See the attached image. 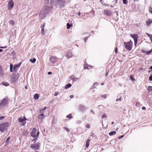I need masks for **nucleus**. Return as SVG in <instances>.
I'll return each mask as SVG.
<instances>
[{
    "label": "nucleus",
    "mask_w": 152,
    "mask_h": 152,
    "mask_svg": "<svg viewBox=\"0 0 152 152\" xmlns=\"http://www.w3.org/2000/svg\"><path fill=\"white\" fill-rule=\"evenodd\" d=\"M149 12L152 14V8L151 7H149Z\"/></svg>",
    "instance_id": "obj_42"
},
{
    "label": "nucleus",
    "mask_w": 152,
    "mask_h": 152,
    "mask_svg": "<svg viewBox=\"0 0 152 152\" xmlns=\"http://www.w3.org/2000/svg\"><path fill=\"white\" fill-rule=\"evenodd\" d=\"M139 70L140 71L143 70V71H145V69L144 68H140L139 69Z\"/></svg>",
    "instance_id": "obj_48"
},
{
    "label": "nucleus",
    "mask_w": 152,
    "mask_h": 152,
    "mask_svg": "<svg viewBox=\"0 0 152 152\" xmlns=\"http://www.w3.org/2000/svg\"><path fill=\"white\" fill-rule=\"evenodd\" d=\"M130 79L132 81L134 80V79L133 78V77H132V75H131L130 76Z\"/></svg>",
    "instance_id": "obj_44"
},
{
    "label": "nucleus",
    "mask_w": 152,
    "mask_h": 152,
    "mask_svg": "<svg viewBox=\"0 0 152 152\" xmlns=\"http://www.w3.org/2000/svg\"><path fill=\"white\" fill-rule=\"evenodd\" d=\"M104 13L105 15L107 16H110L112 14L111 11L109 10H104Z\"/></svg>",
    "instance_id": "obj_15"
},
{
    "label": "nucleus",
    "mask_w": 152,
    "mask_h": 152,
    "mask_svg": "<svg viewBox=\"0 0 152 152\" xmlns=\"http://www.w3.org/2000/svg\"><path fill=\"white\" fill-rule=\"evenodd\" d=\"M2 68L1 65H0V72L2 73Z\"/></svg>",
    "instance_id": "obj_49"
},
{
    "label": "nucleus",
    "mask_w": 152,
    "mask_h": 152,
    "mask_svg": "<svg viewBox=\"0 0 152 152\" xmlns=\"http://www.w3.org/2000/svg\"><path fill=\"white\" fill-rule=\"evenodd\" d=\"M152 52V49H151L150 50H149L146 52L147 55H149Z\"/></svg>",
    "instance_id": "obj_34"
},
{
    "label": "nucleus",
    "mask_w": 152,
    "mask_h": 152,
    "mask_svg": "<svg viewBox=\"0 0 152 152\" xmlns=\"http://www.w3.org/2000/svg\"><path fill=\"white\" fill-rule=\"evenodd\" d=\"M72 24H70L69 23H67L66 24L67 28V29H69L72 26Z\"/></svg>",
    "instance_id": "obj_23"
},
{
    "label": "nucleus",
    "mask_w": 152,
    "mask_h": 152,
    "mask_svg": "<svg viewBox=\"0 0 152 152\" xmlns=\"http://www.w3.org/2000/svg\"><path fill=\"white\" fill-rule=\"evenodd\" d=\"M149 80L150 81H152V75L150 76L149 77Z\"/></svg>",
    "instance_id": "obj_51"
},
{
    "label": "nucleus",
    "mask_w": 152,
    "mask_h": 152,
    "mask_svg": "<svg viewBox=\"0 0 152 152\" xmlns=\"http://www.w3.org/2000/svg\"><path fill=\"white\" fill-rule=\"evenodd\" d=\"M72 86V85L70 83H68L65 86V89H67L68 88H70Z\"/></svg>",
    "instance_id": "obj_27"
},
{
    "label": "nucleus",
    "mask_w": 152,
    "mask_h": 152,
    "mask_svg": "<svg viewBox=\"0 0 152 152\" xmlns=\"http://www.w3.org/2000/svg\"><path fill=\"white\" fill-rule=\"evenodd\" d=\"M9 22L10 24L12 25H13L14 24V21L12 20H10Z\"/></svg>",
    "instance_id": "obj_31"
},
{
    "label": "nucleus",
    "mask_w": 152,
    "mask_h": 152,
    "mask_svg": "<svg viewBox=\"0 0 152 152\" xmlns=\"http://www.w3.org/2000/svg\"><path fill=\"white\" fill-rule=\"evenodd\" d=\"M63 128L66 130L67 132H69L70 131V130L69 128H67L66 127H64Z\"/></svg>",
    "instance_id": "obj_38"
},
{
    "label": "nucleus",
    "mask_w": 152,
    "mask_h": 152,
    "mask_svg": "<svg viewBox=\"0 0 152 152\" xmlns=\"http://www.w3.org/2000/svg\"><path fill=\"white\" fill-rule=\"evenodd\" d=\"M86 109V107L83 105H80L79 106V110L80 111H83Z\"/></svg>",
    "instance_id": "obj_13"
},
{
    "label": "nucleus",
    "mask_w": 152,
    "mask_h": 152,
    "mask_svg": "<svg viewBox=\"0 0 152 152\" xmlns=\"http://www.w3.org/2000/svg\"><path fill=\"white\" fill-rule=\"evenodd\" d=\"M14 6V2L12 0H10L8 3V8L9 9L10 8H12Z\"/></svg>",
    "instance_id": "obj_9"
},
{
    "label": "nucleus",
    "mask_w": 152,
    "mask_h": 152,
    "mask_svg": "<svg viewBox=\"0 0 152 152\" xmlns=\"http://www.w3.org/2000/svg\"><path fill=\"white\" fill-rule=\"evenodd\" d=\"M39 95L37 94H34V98L35 100H37L39 98Z\"/></svg>",
    "instance_id": "obj_19"
},
{
    "label": "nucleus",
    "mask_w": 152,
    "mask_h": 152,
    "mask_svg": "<svg viewBox=\"0 0 152 152\" xmlns=\"http://www.w3.org/2000/svg\"><path fill=\"white\" fill-rule=\"evenodd\" d=\"M146 34L149 38L151 41L152 42V35L147 33H146Z\"/></svg>",
    "instance_id": "obj_26"
},
{
    "label": "nucleus",
    "mask_w": 152,
    "mask_h": 152,
    "mask_svg": "<svg viewBox=\"0 0 152 152\" xmlns=\"http://www.w3.org/2000/svg\"><path fill=\"white\" fill-rule=\"evenodd\" d=\"M38 118L40 119H42L43 118V117L42 116H41L40 115H38Z\"/></svg>",
    "instance_id": "obj_45"
},
{
    "label": "nucleus",
    "mask_w": 152,
    "mask_h": 152,
    "mask_svg": "<svg viewBox=\"0 0 152 152\" xmlns=\"http://www.w3.org/2000/svg\"><path fill=\"white\" fill-rule=\"evenodd\" d=\"M13 65L12 64H10V72H12L13 71Z\"/></svg>",
    "instance_id": "obj_29"
},
{
    "label": "nucleus",
    "mask_w": 152,
    "mask_h": 152,
    "mask_svg": "<svg viewBox=\"0 0 152 152\" xmlns=\"http://www.w3.org/2000/svg\"><path fill=\"white\" fill-rule=\"evenodd\" d=\"M78 78H75V77L74 79L73 80V81H76L78 80Z\"/></svg>",
    "instance_id": "obj_53"
},
{
    "label": "nucleus",
    "mask_w": 152,
    "mask_h": 152,
    "mask_svg": "<svg viewBox=\"0 0 152 152\" xmlns=\"http://www.w3.org/2000/svg\"><path fill=\"white\" fill-rule=\"evenodd\" d=\"M37 131V129L35 128H33L32 131L31 132V136L34 138H37L39 135V132L38 131L36 134Z\"/></svg>",
    "instance_id": "obj_5"
},
{
    "label": "nucleus",
    "mask_w": 152,
    "mask_h": 152,
    "mask_svg": "<svg viewBox=\"0 0 152 152\" xmlns=\"http://www.w3.org/2000/svg\"><path fill=\"white\" fill-rule=\"evenodd\" d=\"M66 117L69 119H71L72 118V117L71 116V114H69V115H67L66 116Z\"/></svg>",
    "instance_id": "obj_35"
},
{
    "label": "nucleus",
    "mask_w": 152,
    "mask_h": 152,
    "mask_svg": "<svg viewBox=\"0 0 152 152\" xmlns=\"http://www.w3.org/2000/svg\"><path fill=\"white\" fill-rule=\"evenodd\" d=\"M44 111V110L43 109H41L40 110V113H43Z\"/></svg>",
    "instance_id": "obj_46"
},
{
    "label": "nucleus",
    "mask_w": 152,
    "mask_h": 152,
    "mask_svg": "<svg viewBox=\"0 0 152 152\" xmlns=\"http://www.w3.org/2000/svg\"><path fill=\"white\" fill-rule=\"evenodd\" d=\"M81 123V121H77V123L78 124H80V123Z\"/></svg>",
    "instance_id": "obj_57"
},
{
    "label": "nucleus",
    "mask_w": 152,
    "mask_h": 152,
    "mask_svg": "<svg viewBox=\"0 0 152 152\" xmlns=\"http://www.w3.org/2000/svg\"><path fill=\"white\" fill-rule=\"evenodd\" d=\"M124 44L126 49L129 51H130L131 50L132 45V42L131 40L127 42H124Z\"/></svg>",
    "instance_id": "obj_2"
},
{
    "label": "nucleus",
    "mask_w": 152,
    "mask_h": 152,
    "mask_svg": "<svg viewBox=\"0 0 152 152\" xmlns=\"http://www.w3.org/2000/svg\"><path fill=\"white\" fill-rule=\"evenodd\" d=\"M116 13V18H115V20H117L118 19V12L116 11H115L114 13Z\"/></svg>",
    "instance_id": "obj_28"
},
{
    "label": "nucleus",
    "mask_w": 152,
    "mask_h": 152,
    "mask_svg": "<svg viewBox=\"0 0 152 152\" xmlns=\"http://www.w3.org/2000/svg\"><path fill=\"white\" fill-rule=\"evenodd\" d=\"M107 118V115L105 114H104L102 115V118Z\"/></svg>",
    "instance_id": "obj_40"
},
{
    "label": "nucleus",
    "mask_w": 152,
    "mask_h": 152,
    "mask_svg": "<svg viewBox=\"0 0 152 152\" xmlns=\"http://www.w3.org/2000/svg\"><path fill=\"white\" fill-rule=\"evenodd\" d=\"M7 48V47H0V48H2V49L5 48Z\"/></svg>",
    "instance_id": "obj_60"
},
{
    "label": "nucleus",
    "mask_w": 152,
    "mask_h": 152,
    "mask_svg": "<svg viewBox=\"0 0 152 152\" xmlns=\"http://www.w3.org/2000/svg\"><path fill=\"white\" fill-rule=\"evenodd\" d=\"M27 119L24 116L23 118L20 117L18 118V121L20 122H23Z\"/></svg>",
    "instance_id": "obj_14"
},
{
    "label": "nucleus",
    "mask_w": 152,
    "mask_h": 152,
    "mask_svg": "<svg viewBox=\"0 0 152 152\" xmlns=\"http://www.w3.org/2000/svg\"><path fill=\"white\" fill-rule=\"evenodd\" d=\"M90 34L89 35V36H88V37H86L84 38V42L85 43L86 42V41L88 38H89V37L90 36Z\"/></svg>",
    "instance_id": "obj_32"
},
{
    "label": "nucleus",
    "mask_w": 152,
    "mask_h": 152,
    "mask_svg": "<svg viewBox=\"0 0 152 152\" xmlns=\"http://www.w3.org/2000/svg\"><path fill=\"white\" fill-rule=\"evenodd\" d=\"M2 84L3 85L5 86H7L9 85V84L8 83H7V82L2 83Z\"/></svg>",
    "instance_id": "obj_30"
},
{
    "label": "nucleus",
    "mask_w": 152,
    "mask_h": 152,
    "mask_svg": "<svg viewBox=\"0 0 152 152\" xmlns=\"http://www.w3.org/2000/svg\"><path fill=\"white\" fill-rule=\"evenodd\" d=\"M108 75V72H107L105 74V76H107Z\"/></svg>",
    "instance_id": "obj_62"
},
{
    "label": "nucleus",
    "mask_w": 152,
    "mask_h": 152,
    "mask_svg": "<svg viewBox=\"0 0 152 152\" xmlns=\"http://www.w3.org/2000/svg\"><path fill=\"white\" fill-rule=\"evenodd\" d=\"M116 133L115 131H113L111 132H110V133H109V134L110 136H112V135H114Z\"/></svg>",
    "instance_id": "obj_24"
},
{
    "label": "nucleus",
    "mask_w": 152,
    "mask_h": 152,
    "mask_svg": "<svg viewBox=\"0 0 152 152\" xmlns=\"http://www.w3.org/2000/svg\"><path fill=\"white\" fill-rule=\"evenodd\" d=\"M42 11L44 12L45 13V15H46L48 14V13L49 12L48 10H42Z\"/></svg>",
    "instance_id": "obj_37"
},
{
    "label": "nucleus",
    "mask_w": 152,
    "mask_h": 152,
    "mask_svg": "<svg viewBox=\"0 0 152 152\" xmlns=\"http://www.w3.org/2000/svg\"><path fill=\"white\" fill-rule=\"evenodd\" d=\"M152 23V21L150 19H148V20H147L146 21V24L147 26H150L151 23Z\"/></svg>",
    "instance_id": "obj_18"
},
{
    "label": "nucleus",
    "mask_w": 152,
    "mask_h": 152,
    "mask_svg": "<svg viewBox=\"0 0 152 152\" xmlns=\"http://www.w3.org/2000/svg\"><path fill=\"white\" fill-rule=\"evenodd\" d=\"M46 3H48L49 0H45Z\"/></svg>",
    "instance_id": "obj_63"
},
{
    "label": "nucleus",
    "mask_w": 152,
    "mask_h": 152,
    "mask_svg": "<svg viewBox=\"0 0 152 152\" xmlns=\"http://www.w3.org/2000/svg\"><path fill=\"white\" fill-rule=\"evenodd\" d=\"M98 83H94L93 86H91V88H90L91 90L93 89L94 88H96V86L97 85Z\"/></svg>",
    "instance_id": "obj_20"
},
{
    "label": "nucleus",
    "mask_w": 152,
    "mask_h": 152,
    "mask_svg": "<svg viewBox=\"0 0 152 152\" xmlns=\"http://www.w3.org/2000/svg\"><path fill=\"white\" fill-rule=\"evenodd\" d=\"M123 4H126L128 3V1L127 0H123Z\"/></svg>",
    "instance_id": "obj_39"
},
{
    "label": "nucleus",
    "mask_w": 152,
    "mask_h": 152,
    "mask_svg": "<svg viewBox=\"0 0 152 152\" xmlns=\"http://www.w3.org/2000/svg\"><path fill=\"white\" fill-rule=\"evenodd\" d=\"M10 140V137H8L6 139V142L7 143V142H8Z\"/></svg>",
    "instance_id": "obj_47"
},
{
    "label": "nucleus",
    "mask_w": 152,
    "mask_h": 152,
    "mask_svg": "<svg viewBox=\"0 0 152 152\" xmlns=\"http://www.w3.org/2000/svg\"><path fill=\"white\" fill-rule=\"evenodd\" d=\"M58 2L61 7H64L65 5V1L63 0H58Z\"/></svg>",
    "instance_id": "obj_10"
},
{
    "label": "nucleus",
    "mask_w": 152,
    "mask_h": 152,
    "mask_svg": "<svg viewBox=\"0 0 152 152\" xmlns=\"http://www.w3.org/2000/svg\"><path fill=\"white\" fill-rule=\"evenodd\" d=\"M30 147L31 148L35 150H38L39 149V143H37L35 144H31Z\"/></svg>",
    "instance_id": "obj_6"
},
{
    "label": "nucleus",
    "mask_w": 152,
    "mask_h": 152,
    "mask_svg": "<svg viewBox=\"0 0 152 152\" xmlns=\"http://www.w3.org/2000/svg\"><path fill=\"white\" fill-rule=\"evenodd\" d=\"M0 102V107L7 105L9 102L8 98L7 97H5L2 100H1Z\"/></svg>",
    "instance_id": "obj_3"
},
{
    "label": "nucleus",
    "mask_w": 152,
    "mask_h": 152,
    "mask_svg": "<svg viewBox=\"0 0 152 152\" xmlns=\"http://www.w3.org/2000/svg\"><path fill=\"white\" fill-rule=\"evenodd\" d=\"M146 108L145 107H143L142 108V109L143 110H146Z\"/></svg>",
    "instance_id": "obj_58"
},
{
    "label": "nucleus",
    "mask_w": 152,
    "mask_h": 152,
    "mask_svg": "<svg viewBox=\"0 0 152 152\" xmlns=\"http://www.w3.org/2000/svg\"><path fill=\"white\" fill-rule=\"evenodd\" d=\"M58 94V93H56V92H55V94H54L55 96H56Z\"/></svg>",
    "instance_id": "obj_64"
},
{
    "label": "nucleus",
    "mask_w": 152,
    "mask_h": 152,
    "mask_svg": "<svg viewBox=\"0 0 152 152\" xmlns=\"http://www.w3.org/2000/svg\"><path fill=\"white\" fill-rule=\"evenodd\" d=\"M41 34L42 35H44L45 34V33L44 32V28H42V30L41 31Z\"/></svg>",
    "instance_id": "obj_36"
},
{
    "label": "nucleus",
    "mask_w": 152,
    "mask_h": 152,
    "mask_svg": "<svg viewBox=\"0 0 152 152\" xmlns=\"http://www.w3.org/2000/svg\"><path fill=\"white\" fill-rule=\"evenodd\" d=\"M36 138L35 139H34L32 140V142H36V140L37 139V138L36 137Z\"/></svg>",
    "instance_id": "obj_52"
},
{
    "label": "nucleus",
    "mask_w": 152,
    "mask_h": 152,
    "mask_svg": "<svg viewBox=\"0 0 152 152\" xmlns=\"http://www.w3.org/2000/svg\"><path fill=\"white\" fill-rule=\"evenodd\" d=\"M89 16L91 18H93L94 14V10H92L91 12H90L88 13Z\"/></svg>",
    "instance_id": "obj_16"
},
{
    "label": "nucleus",
    "mask_w": 152,
    "mask_h": 152,
    "mask_svg": "<svg viewBox=\"0 0 152 152\" xmlns=\"http://www.w3.org/2000/svg\"><path fill=\"white\" fill-rule=\"evenodd\" d=\"M130 36L134 39V45H135L137 44V39L138 37V35L137 34H131Z\"/></svg>",
    "instance_id": "obj_7"
},
{
    "label": "nucleus",
    "mask_w": 152,
    "mask_h": 152,
    "mask_svg": "<svg viewBox=\"0 0 152 152\" xmlns=\"http://www.w3.org/2000/svg\"><path fill=\"white\" fill-rule=\"evenodd\" d=\"M101 96V97H102V98H106V94H103V95H102Z\"/></svg>",
    "instance_id": "obj_43"
},
{
    "label": "nucleus",
    "mask_w": 152,
    "mask_h": 152,
    "mask_svg": "<svg viewBox=\"0 0 152 152\" xmlns=\"http://www.w3.org/2000/svg\"><path fill=\"white\" fill-rule=\"evenodd\" d=\"M21 63H20L18 64L15 65L13 67V70L14 71H15V72H17L18 69L20 67L21 65Z\"/></svg>",
    "instance_id": "obj_11"
},
{
    "label": "nucleus",
    "mask_w": 152,
    "mask_h": 152,
    "mask_svg": "<svg viewBox=\"0 0 152 152\" xmlns=\"http://www.w3.org/2000/svg\"><path fill=\"white\" fill-rule=\"evenodd\" d=\"M20 76L19 74L12 75L10 79V81L12 83H15L17 81L19 77Z\"/></svg>",
    "instance_id": "obj_4"
},
{
    "label": "nucleus",
    "mask_w": 152,
    "mask_h": 152,
    "mask_svg": "<svg viewBox=\"0 0 152 152\" xmlns=\"http://www.w3.org/2000/svg\"><path fill=\"white\" fill-rule=\"evenodd\" d=\"M50 60L53 63H55L56 61V59L55 57L52 56L50 58Z\"/></svg>",
    "instance_id": "obj_12"
},
{
    "label": "nucleus",
    "mask_w": 152,
    "mask_h": 152,
    "mask_svg": "<svg viewBox=\"0 0 152 152\" xmlns=\"http://www.w3.org/2000/svg\"><path fill=\"white\" fill-rule=\"evenodd\" d=\"M66 56L67 58H69L72 57V54L71 52L70 51H69L67 53Z\"/></svg>",
    "instance_id": "obj_17"
},
{
    "label": "nucleus",
    "mask_w": 152,
    "mask_h": 152,
    "mask_svg": "<svg viewBox=\"0 0 152 152\" xmlns=\"http://www.w3.org/2000/svg\"><path fill=\"white\" fill-rule=\"evenodd\" d=\"M45 26V23H44L43 24V25L42 26H41L42 28H44V27Z\"/></svg>",
    "instance_id": "obj_59"
},
{
    "label": "nucleus",
    "mask_w": 152,
    "mask_h": 152,
    "mask_svg": "<svg viewBox=\"0 0 152 152\" xmlns=\"http://www.w3.org/2000/svg\"><path fill=\"white\" fill-rule=\"evenodd\" d=\"M4 116H0V120H2L4 118Z\"/></svg>",
    "instance_id": "obj_50"
},
{
    "label": "nucleus",
    "mask_w": 152,
    "mask_h": 152,
    "mask_svg": "<svg viewBox=\"0 0 152 152\" xmlns=\"http://www.w3.org/2000/svg\"><path fill=\"white\" fill-rule=\"evenodd\" d=\"M74 76L73 75H71L70 77V78L72 80H73L74 79Z\"/></svg>",
    "instance_id": "obj_41"
},
{
    "label": "nucleus",
    "mask_w": 152,
    "mask_h": 152,
    "mask_svg": "<svg viewBox=\"0 0 152 152\" xmlns=\"http://www.w3.org/2000/svg\"><path fill=\"white\" fill-rule=\"evenodd\" d=\"M36 61V59L35 58H34L32 59H30L29 60V61L32 63H34Z\"/></svg>",
    "instance_id": "obj_25"
},
{
    "label": "nucleus",
    "mask_w": 152,
    "mask_h": 152,
    "mask_svg": "<svg viewBox=\"0 0 152 152\" xmlns=\"http://www.w3.org/2000/svg\"><path fill=\"white\" fill-rule=\"evenodd\" d=\"M8 124L7 122H4L0 124V131L1 132H4L7 129Z\"/></svg>",
    "instance_id": "obj_1"
},
{
    "label": "nucleus",
    "mask_w": 152,
    "mask_h": 152,
    "mask_svg": "<svg viewBox=\"0 0 152 152\" xmlns=\"http://www.w3.org/2000/svg\"><path fill=\"white\" fill-rule=\"evenodd\" d=\"M124 135H122V136H120V137H118V139H121V138H122L123 137H124Z\"/></svg>",
    "instance_id": "obj_55"
},
{
    "label": "nucleus",
    "mask_w": 152,
    "mask_h": 152,
    "mask_svg": "<svg viewBox=\"0 0 152 152\" xmlns=\"http://www.w3.org/2000/svg\"><path fill=\"white\" fill-rule=\"evenodd\" d=\"M117 98L116 99L115 101L116 102H117L118 101H121V97L120 95H119L118 94V95L117 96Z\"/></svg>",
    "instance_id": "obj_21"
},
{
    "label": "nucleus",
    "mask_w": 152,
    "mask_h": 152,
    "mask_svg": "<svg viewBox=\"0 0 152 152\" xmlns=\"http://www.w3.org/2000/svg\"><path fill=\"white\" fill-rule=\"evenodd\" d=\"M90 140L89 139L87 140L86 142V147L88 148L89 146V142H90Z\"/></svg>",
    "instance_id": "obj_22"
},
{
    "label": "nucleus",
    "mask_w": 152,
    "mask_h": 152,
    "mask_svg": "<svg viewBox=\"0 0 152 152\" xmlns=\"http://www.w3.org/2000/svg\"><path fill=\"white\" fill-rule=\"evenodd\" d=\"M48 75H50L52 74V72H48Z\"/></svg>",
    "instance_id": "obj_61"
},
{
    "label": "nucleus",
    "mask_w": 152,
    "mask_h": 152,
    "mask_svg": "<svg viewBox=\"0 0 152 152\" xmlns=\"http://www.w3.org/2000/svg\"><path fill=\"white\" fill-rule=\"evenodd\" d=\"M147 90L148 91H152V86H148Z\"/></svg>",
    "instance_id": "obj_33"
},
{
    "label": "nucleus",
    "mask_w": 152,
    "mask_h": 152,
    "mask_svg": "<svg viewBox=\"0 0 152 152\" xmlns=\"http://www.w3.org/2000/svg\"><path fill=\"white\" fill-rule=\"evenodd\" d=\"M115 52L116 53H118V48H115Z\"/></svg>",
    "instance_id": "obj_54"
},
{
    "label": "nucleus",
    "mask_w": 152,
    "mask_h": 152,
    "mask_svg": "<svg viewBox=\"0 0 152 152\" xmlns=\"http://www.w3.org/2000/svg\"><path fill=\"white\" fill-rule=\"evenodd\" d=\"M86 127L87 128H89L90 127V125L89 124H87L86 126Z\"/></svg>",
    "instance_id": "obj_56"
},
{
    "label": "nucleus",
    "mask_w": 152,
    "mask_h": 152,
    "mask_svg": "<svg viewBox=\"0 0 152 152\" xmlns=\"http://www.w3.org/2000/svg\"><path fill=\"white\" fill-rule=\"evenodd\" d=\"M44 12L41 11L39 16V19H42L46 17V15H45V13Z\"/></svg>",
    "instance_id": "obj_8"
}]
</instances>
